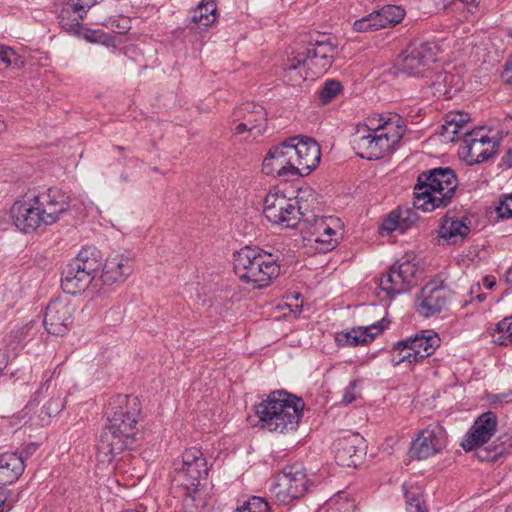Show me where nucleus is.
<instances>
[{
    "label": "nucleus",
    "instance_id": "f257e3e1",
    "mask_svg": "<svg viewBox=\"0 0 512 512\" xmlns=\"http://www.w3.org/2000/svg\"><path fill=\"white\" fill-rule=\"evenodd\" d=\"M107 424L97 446L99 463L111 464L136 441L141 415L138 397L119 394L110 398L105 410Z\"/></svg>",
    "mask_w": 512,
    "mask_h": 512
},
{
    "label": "nucleus",
    "instance_id": "f03ea898",
    "mask_svg": "<svg viewBox=\"0 0 512 512\" xmlns=\"http://www.w3.org/2000/svg\"><path fill=\"white\" fill-rule=\"evenodd\" d=\"M320 159V146L314 139L292 137L269 149L262 161V172L281 179L307 176Z\"/></svg>",
    "mask_w": 512,
    "mask_h": 512
},
{
    "label": "nucleus",
    "instance_id": "7ed1b4c3",
    "mask_svg": "<svg viewBox=\"0 0 512 512\" xmlns=\"http://www.w3.org/2000/svg\"><path fill=\"white\" fill-rule=\"evenodd\" d=\"M69 196L59 188L31 190L10 209L14 225L23 232H32L56 223L68 211Z\"/></svg>",
    "mask_w": 512,
    "mask_h": 512
},
{
    "label": "nucleus",
    "instance_id": "20e7f679",
    "mask_svg": "<svg viewBox=\"0 0 512 512\" xmlns=\"http://www.w3.org/2000/svg\"><path fill=\"white\" fill-rule=\"evenodd\" d=\"M405 132V121L398 114H376L357 124L352 145L361 158L380 159L395 148Z\"/></svg>",
    "mask_w": 512,
    "mask_h": 512
},
{
    "label": "nucleus",
    "instance_id": "39448f33",
    "mask_svg": "<svg viewBox=\"0 0 512 512\" xmlns=\"http://www.w3.org/2000/svg\"><path fill=\"white\" fill-rule=\"evenodd\" d=\"M207 460L197 447L186 449L174 462L172 485L182 498L184 512H201L206 505Z\"/></svg>",
    "mask_w": 512,
    "mask_h": 512
},
{
    "label": "nucleus",
    "instance_id": "423d86ee",
    "mask_svg": "<svg viewBox=\"0 0 512 512\" xmlns=\"http://www.w3.org/2000/svg\"><path fill=\"white\" fill-rule=\"evenodd\" d=\"M255 409L261 428L287 434L297 430L303 416L304 402L285 391H274Z\"/></svg>",
    "mask_w": 512,
    "mask_h": 512
},
{
    "label": "nucleus",
    "instance_id": "0eeeda50",
    "mask_svg": "<svg viewBox=\"0 0 512 512\" xmlns=\"http://www.w3.org/2000/svg\"><path fill=\"white\" fill-rule=\"evenodd\" d=\"M335 54V46L325 41L299 48L292 52L285 63V77L295 86L323 75L331 67Z\"/></svg>",
    "mask_w": 512,
    "mask_h": 512
},
{
    "label": "nucleus",
    "instance_id": "6e6552de",
    "mask_svg": "<svg viewBox=\"0 0 512 512\" xmlns=\"http://www.w3.org/2000/svg\"><path fill=\"white\" fill-rule=\"evenodd\" d=\"M458 186L454 171L450 168H435L418 177L414 188V206L418 210L431 212L447 206Z\"/></svg>",
    "mask_w": 512,
    "mask_h": 512
},
{
    "label": "nucleus",
    "instance_id": "1a4fd4ad",
    "mask_svg": "<svg viewBox=\"0 0 512 512\" xmlns=\"http://www.w3.org/2000/svg\"><path fill=\"white\" fill-rule=\"evenodd\" d=\"M234 271L246 283L264 288L280 275V265L271 254L258 247L245 246L233 254Z\"/></svg>",
    "mask_w": 512,
    "mask_h": 512
},
{
    "label": "nucleus",
    "instance_id": "9d476101",
    "mask_svg": "<svg viewBox=\"0 0 512 512\" xmlns=\"http://www.w3.org/2000/svg\"><path fill=\"white\" fill-rule=\"evenodd\" d=\"M309 205H298V200L278 189L270 190L263 202L265 218L280 228H295L301 218H305Z\"/></svg>",
    "mask_w": 512,
    "mask_h": 512
},
{
    "label": "nucleus",
    "instance_id": "9b49d317",
    "mask_svg": "<svg viewBox=\"0 0 512 512\" xmlns=\"http://www.w3.org/2000/svg\"><path fill=\"white\" fill-rule=\"evenodd\" d=\"M102 265V253L95 246L83 247L64 268L63 288H88Z\"/></svg>",
    "mask_w": 512,
    "mask_h": 512
},
{
    "label": "nucleus",
    "instance_id": "f8f14e48",
    "mask_svg": "<svg viewBox=\"0 0 512 512\" xmlns=\"http://www.w3.org/2000/svg\"><path fill=\"white\" fill-rule=\"evenodd\" d=\"M304 221L308 224L305 238L319 252L333 250L342 238L343 225L337 217L313 216Z\"/></svg>",
    "mask_w": 512,
    "mask_h": 512
},
{
    "label": "nucleus",
    "instance_id": "ddd939ff",
    "mask_svg": "<svg viewBox=\"0 0 512 512\" xmlns=\"http://www.w3.org/2000/svg\"><path fill=\"white\" fill-rule=\"evenodd\" d=\"M266 125L267 113L260 104L246 102L232 112L230 130L234 136L256 138L265 132Z\"/></svg>",
    "mask_w": 512,
    "mask_h": 512
},
{
    "label": "nucleus",
    "instance_id": "4468645a",
    "mask_svg": "<svg viewBox=\"0 0 512 512\" xmlns=\"http://www.w3.org/2000/svg\"><path fill=\"white\" fill-rule=\"evenodd\" d=\"M439 51L435 42L415 41L401 56L399 69L409 76H419L437 61Z\"/></svg>",
    "mask_w": 512,
    "mask_h": 512
},
{
    "label": "nucleus",
    "instance_id": "2eb2a0df",
    "mask_svg": "<svg viewBox=\"0 0 512 512\" xmlns=\"http://www.w3.org/2000/svg\"><path fill=\"white\" fill-rule=\"evenodd\" d=\"M308 490L307 475L302 467L288 466L279 473L270 491L272 495L281 502H290L293 499L302 497Z\"/></svg>",
    "mask_w": 512,
    "mask_h": 512
},
{
    "label": "nucleus",
    "instance_id": "dca6fc26",
    "mask_svg": "<svg viewBox=\"0 0 512 512\" xmlns=\"http://www.w3.org/2000/svg\"><path fill=\"white\" fill-rule=\"evenodd\" d=\"M446 444L445 429L438 424H432L420 430L412 440L410 455L417 460H426L441 453Z\"/></svg>",
    "mask_w": 512,
    "mask_h": 512
},
{
    "label": "nucleus",
    "instance_id": "f3484780",
    "mask_svg": "<svg viewBox=\"0 0 512 512\" xmlns=\"http://www.w3.org/2000/svg\"><path fill=\"white\" fill-rule=\"evenodd\" d=\"M495 148L496 142L488 136L486 130L478 128L466 133L460 153L469 164H475L490 158Z\"/></svg>",
    "mask_w": 512,
    "mask_h": 512
},
{
    "label": "nucleus",
    "instance_id": "a211bd4d",
    "mask_svg": "<svg viewBox=\"0 0 512 512\" xmlns=\"http://www.w3.org/2000/svg\"><path fill=\"white\" fill-rule=\"evenodd\" d=\"M406 12L402 6L385 5L379 10H374L369 15L354 22L353 28L357 32H368L395 26L400 23Z\"/></svg>",
    "mask_w": 512,
    "mask_h": 512
},
{
    "label": "nucleus",
    "instance_id": "6ab92c4d",
    "mask_svg": "<svg viewBox=\"0 0 512 512\" xmlns=\"http://www.w3.org/2000/svg\"><path fill=\"white\" fill-rule=\"evenodd\" d=\"M420 273L416 258L406 256L379 279V288H405L417 285L414 279Z\"/></svg>",
    "mask_w": 512,
    "mask_h": 512
},
{
    "label": "nucleus",
    "instance_id": "aec40b11",
    "mask_svg": "<svg viewBox=\"0 0 512 512\" xmlns=\"http://www.w3.org/2000/svg\"><path fill=\"white\" fill-rule=\"evenodd\" d=\"M471 221L467 217H460L447 212L439 221L438 244L456 245L462 243L469 235Z\"/></svg>",
    "mask_w": 512,
    "mask_h": 512
},
{
    "label": "nucleus",
    "instance_id": "412c9836",
    "mask_svg": "<svg viewBox=\"0 0 512 512\" xmlns=\"http://www.w3.org/2000/svg\"><path fill=\"white\" fill-rule=\"evenodd\" d=\"M365 440L358 433H347L334 443L335 459L344 467H356L364 455Z\"/></svg>",
    "mask_w": 512,
    "mask_h": 512
},
{
    "label": "nucleus",
    "instance_id": "4be33fe9",
    "mask_svg": "<svg viewBox=\"0 0 512 512\" xmlns=\"http://www.w3.org/2000/svg\"><path fill=\"white\" fill-rule=\"evenodd\" d=\"M497 428V417L493 412H486L480 415L467 432L462 441L465 451H471L488 442L495 434Z\"/></svg>",
    "mask_w": 512,
    "mask_h": 512
},
{
    "label": "nucleus",
    "instance_id": "5701e85b",
    "mask_svg": "<svg viewBox=\"0 0 512 512\" xmlns=\"http://www.w3.org/2000/svg\"><path fill=\"white\" fill-rule=\"evenodd\" d=\"M74 309L62 299H56L48 305L44 324L48 333L64 336L72 322Z\"/></svg>",
    "mask_w": 512,
    "mask_h": 512
},
{
    "label": "nucleus",
    "instance_id": "b1692460",
    "mask_svg": "<svg viewBox=\"0 0 512 512\" xmlns=\"http://www.w3.org/2000/svg\"><path fill=\"white\" fill-rule=\"evenodd\" d=\"M386 328L385 320L382 319L368 326L354 327L347 332L337 334L336 341L340 345L358 346L372 342Z\"/></svg>",
    "mask_w": 512,
    "mask_h": 512
},
{
    "label": "nucleus",
    "instance_id": "393cba45",
    "mask_svg": "<svg viewBox=\"0 0 512 512\" xmlns=\"http://www.w3.org/2000/svg\"><path fill=\"white\" fill-rule=\"evenodd\" d=\"M132 271L131 260L120 253H112L106 259L101 274L104 285L121 284Z\"/></svg>",
    "mask_w": 512,
    "mask_h": 512
},
{
    "label": "nucleus",
    "instance_id": "a878e982",
    "mask_svg": "<svg viewBox=\"0 0 512 512\" xmlns=\"http://www.w3.org/2000/svg\"><path fill=\"white\" fill-rule=\"evenodd\" d=\"M469 115L460 111L449 112L445 117V122L441 127L440 136L444 142H454L460 136L466 137L468 130Z\"/></svg>",
    "mask_w": 512,
    "mask_h": 512
},
{
    "label": "nucleus",
    "instance_id": "bb28decb",
    "mask_svg": "<svg viewBox=\"0 0 512 512\" xmlns=\"http://www.w3.org/2000/svg\"><path fill=\"white\" fill-rule=\"evenodd\" d=\"M23 459L15 453H5L0 456V488L14 483L24 471Z\"/></svg>",
    "mask_w": 512,
    "mask_h": 512
},
{
    "label": "nucleus",
    "instance_id": "cd10ccee",
    "mask_svg": "<svg viewBox=\"0 0 512 512\" xmlns=\"http://www.w3.org/2000/svg\"><path fill=\"white\" fill-rule=\"evenodd\" d=\"M409 340L413 344L416 355L421 360L433 354L440 345V338L433 330L421 331Z\"/></svg>",
    "mask_w": 512,
    "mask_h": 512
},
{
    "label": "nucleus",
    "instance_id": "c85d7f7f",
    "mask_svg": "<svg viewBox=\"0 0 512 512\" xmlns=\"http://www.w3.org/2000/svg\"><path fill=\"white\" fill-rule=\"evenodd\" d=\"M437 292L438 290H421L416 303L420 315L430 317L443 309L445 300Z\"/></svg>",
    "mask_w": 512,
    "mask_h": 512
},
{
    "label": "nucleus",
    "instance_id": "c756f323",
    "mask_svg": "<svg viewBox=\"0 0 512 512\" xmlns=\"http://www.w3.org/2000/svg\"><path fill=\"white\" fill-rule=\"evenodd\" d=\"M216 3L212 0H203L192 11L191 22L199 27L206 28L216 21Z\"/></svg>",
    "mask_w": 512,
    "mask_h": 512
},
{
    "label": "nucleus",
    "instance_id": "7c9ffc66",
    "mask_svg": "<svg viewBox=\"0 0 512 512\" xmlns=\"http://www.w3.org/2000/svg\"><path fill=\"white\" fill-rule=\"evenodd\" d=\"M413 348V344L409 339L396 343L392 352L393 364L397 366L405 362L412 364L421 361Z\"/></svg>",
    "mask_w": 512,
    "mask_h": 512
},
{
    "label": "nucleus",
    "instance_id": "2f4dec72",
    "mask_svg": "<svg viewBox=\"0 0 512 512\" xmlns=\"http://www.w3.org/2000/svg\"><path fill=\"white\" fill-rule=\"evenodd\" d=\"M403 490L408 512H427L422 500V489L419 486L405 483Z\"/></svg>",
    "mask_w": 512,
    "mask_h": 512
},
{
    "label": "nucleus",
    "instance_id": "473e14b6",
    "mask_svg": "<svg viewBox=\"0 0 512 512\" xmlns=\"http://www.w3.org/2000/svg\"><path fill=\"white\" fill-rule=\"evenodd\" d=\"M84 17V14L79 13V11L66 4L61 10L59 21L62 28L66 31L76 32L80 28Z\"/></svg>",
    "mask_w": 512,
    "mask_h": 512
},
{
    "label": "nucleus",
    "instance_id": "72a5a7b5",
    "mask_svg": "<svg viewBox=\"0 0 512 512\" xmlns=\"http://www.w3.org/2000/svg\"><path fill=\"white\" fill-rule=\"evenodd\" d=\"M326 506L335 512H354L356 508L355 500L346 492H339L332 496Z\"/></svg>",
    "mask_w": 512,
    "mask_h": 512
},
{
    "label": "nucleus",
    "instance_id": "f704fd0d",
    "mask_svg": "<svg viewBox=\"0 0 512 512\" xmlns=\"http://www.w3.org/2000/svg\"><path fill=\"white\" fill-rule=\"evenodd\" d=\"M407 220L402 217L400 210L391 211L383 220L380 230L382 233L391 234L395 231H405Z\"/></svg>",
    "mask_w": 512,
    "mask_h": 512
},
{
    "label": "nucleus",
    "instance_id": "c9c22d12",
    "mask_svg": "<svg viewBox=\"0 0 512 512\" xmlns=\"http://www.w3.org/2000/svg\"><path fill=\"white\" fill-rule=\"evenodd\" d=\"M493 338L499 345L512 344V316L504 318L497 324Z\"/></svg>",
    "mask_w": 512,
    "mask_h": 512
},
{
    "label": "nucleus",
    "instance_id": "e433bc0d",
    "mask_svg": "<svg viewBox=\"0 0 512 512\" xmlns=\"http://www.w3.org/2000/svg\"><path fill=\"white\" fill-rule=\"evenodd\" d=\"M22 65V59L13 49L0 45V69L8 67L19 68Z\"/></svg>",
    "mask_w": 512,
    "mask_h": 512
},
{
    "label": "nucleus",
    "instance_id": "4c0bfd02",
    "mask_svg": "<svg viewBox=\"0 0 512 512\" xmlns=\"http://www.w3.org/2000/svg\"><path fill=\"white\" fill-rule=\"evenodd\" d=\"M342 86L340 82L335 80L326 81L324 86L319 91V99L322 104L329 103L341 91Z\"/></svg>",
    "mask_w": 512,
    "mask_h": 512
},
{
    "label": "nucleus",
    "instance_id": "58836bf2",
    "mask_svg": "<svg viewBox=\"0 0 512 512\" xmlns=\"http://www.w3.org/2000/svg\"><path fill=\"white\" fill-rule=\"evenodd\" d=\"M234 512H270L268 502L261 497H252Z\"/></svg>",
    "mask_w": 512,
    "mask_h": 512
},
{
    "label": "nucleus",
    "instance_id": "ea45409f",
    "mask_svg": "<svg viewBox=\"0 0 512 512\" xmlns=\"http://www.w3.org/2000/svg\"><path fill=\"white\" fill-rule=\"evenodd\" d=\"M84 39L92 43H101L105 46H114V41L112 37L107 35L102 30H91L87 29L83 33Z\"/></svg>",
    "mask_w": 512,
    "mask_h": 512
},
{
    "label": "nucleus",
    "instance_id": "a19ab883",
    "mask_svg": "<svg viewBox=\"0 0 512 512\" xmlns=\"http://www.w3.org/2000/svg\"><path fill=\"white\" fill-rule=\"evenodd\" d=\"M108 28L118 34H125L131 28V20L129 17L120 15L108 20L106 24Z\"/></svg>",
    "mask_w": 512,
    "mask_h": 512
},
{
    "label": "nucleus",
    "instance_id": "79ce46f5",
    "mask_svg": "<svg viewBox=\"0 0 512 512\" xmlns=\"http://www.w3.org/2000/svg\"><path fill=\"white\" fill-rule=\"evenodd\" d=\"M298 200V205H309V210L313 209L316 204L315 191L310 187L301 188L298 190L297 195L293 197Z\"/></svg>",
    "mask_w": 512,
    "mask_h": 512
},
{
    "label": "nucleus",
    "instance_id": "37998d69",
    "mask_svg": "<svg viewBox=\"0 0 512 512\" xmlns=\"http://www.w3.org/2000/svg\"><path fill=\"white\" fill-rule=\"evenodd\" d=\"M497 213L501 218L512 217V194L505 196L497 207Z\"/></svg>",
    "mask_w": 512,
    "mask_h": 512
},
{
    "label": "nucleus",
    "instance_id": "c03bdc74",
    "mask_svg": "<svg viewBox=\"0 0 512 512\" xmlns=\"http://www.w3.org/2000/svg\"><path fill=\"white\" fill-rule=\"evenodd\" d=\"M97 0H69L66 4L86 16L88 10L96 4Z\"/></svg>",
    "mask_w": 512,
    "mask_h": 512
},
{
    "label": "nucleus",
    "instance_id": "a18cd8bd",
    "mask_svg": "<svg viewBox=\"0 0 512 512\" xmlns=\"http://www.w3.org/2000/svg\"><path fill=\"white\" fill-rule=\"evenodd\" d=\"M449 76L446 73H440L437 75L436 81L433 82V87L435 89V94L438 95H448L449 90L446 89V83Z\"/></svg>",
    "mask_w": 512,
    "mask_h": 512
},
{
    "label": "nucleus",
    "instance_id": "49530a36",
    "mask_svg": "<svg viewBox=\"0 0 512 512\" xmlns=\"http://www.w3.org/2000/svg\"><path fill=\"white\" fill-rule=\"evenodd\" d=\"M358 395H359L358 381L353 380L347 386L345 393L343 395L342 401L346 404H349V403L353 402L357 398Z\"/></svg>",
    "mask_w": 512,
    "mask_h": 512
},
{
    "label": "nucleus",
    "instance_id": "de8ad7c7",
    "mask_svg": "<svg viewBox=\"0 0 512 512\" xmlns=\"http://www.w3.org/2000/svg\"><path fill=\"white\" fill-rule=\"evenodd\" d=\"M501 78L505 83L512 84V62L506 63Z\"/></svg>",
    "mask_w": 512,
    "mask_h": 512
},
{
    "label": "nucleus",
    "instance_id": "09e8293b",
    "mask_svg": "<svg viewBox=\"0 0 512 512\" xmlns=\"http://www.w3.org/2000/svg\"><path fill=\"white\" fill-rule=\"evenodd\" d=\"M301 294L299 293L298 290H292L288 295H287V300L288 301H296L295 305H293L292 303H288L289 307H299V306H302V303L301 304H298L297 301L299 300Z\"/></svg>",
    "mask_w": 512,
    "mask_h": 512
},
{
    "label": "nucleus",
    "instance_id": "8fccbe9b",
    "mask_svg": "<svg viewBox=\"0 0 512 512\" xmlns=\"http://www.w3.org/2000/svg\"><path fill=\"white\" fill-rule=\"evenodd\" d=\"M456 2H460L465 5H477L479 0H442L444 6H450L455 4Z\"/></svg>",
    "mask_w": 512,
    "mask_h": 512
},
{
    "label": "nucleus",
    "instance_id": "3c124183",
    "mask_svg": "<svg viewBox=\"0 0 512 512\" xmlns=\"http://www.w3.org/2000/svg\"><path fill=\"white\" fill-rule=\"evenodd\" d=\"M6 500L7 497L5 494V490L0 488V512H7L10 510V506L6 504Z\"/></svg>",
    "mask_w": 512,
    "mask_h": 512
},
{
    "label": "nucleus",
    "instance_id": "603ef678",
    "mask_svg": "<svg viewBox=\"0 0 512 512\" xmlns=\"http://www.w3.org/2000/svg\"><path fill=\"white\" fill-rule=\"evenodd\" d=\"M445 286L444 280L441 277H437L426 285V288H443Z\"/></svg>",
    "mask_w": 512,
    "mask_h": 512
},
{
    "label": "nucleus",
    "instance_id": "864d4df0",
    "mask_svg": "<svg viewBox=\"0 0 512 512\" xmlns=\"http://www.w3.org/2000/svg\"><path fill=\"white\" fill-rule=\"evenodd\" d=\"M483 280L486 288H493V286L495 285V280L493 277L486 276L483 278Z\"/></svg>",
    "mask_w": 512,
    "mask_h": 512
},
{
    "label": "nucleus",
    "instance_id": "5fc2aeb1",
    "mask_svg": "<svg viewBox=\"0 0 512 512\" xmlns=\"http://www.w3.org/2000/svg\"><path fill=\"white\" fill-rule=\"evenodd\" d=\"M505 281L508 285L512 286V267L507 270L505 274Z\"/></svg>",
    "mask_w": 512,
    "mask_h": 512
},
{
    "label": "nucleus",
    "instance_id": "6e6d98bb",
    "mask_svg": "<svg viewBox=\"0 0 512 512\" xmlns=\"http://www.w3.org/2000/svg\"><path fill=\"white\" fill-rule=\"evenodd\" d=\"M476 298H477V300H478L479 302H482V301H484V300L486 299V295H485L484 293H478V294L476 295Z\"/></svg>",
    "mask_w": 512,
    "mask_h": 512
},
{
    "label": "nucleus",
    "instance_id": "4d7b16f0",
    "mask_svg": "<svg viewBox=\"0 0 512 512\" xmlns=\"http://www.w3.org/2000/svg\"><path fill=\"white\" fill-rule=\"evenodd\" d=\"M5 130V124L0 120V133H2Z\"/></svg>",
    "mask_w": 512,
    "mask_h": 512
},
{
    "label": "nucleus",
    "instance_id": "13d9d810",
    "mask_svg": "<svg viewBox=\"0 0 512 512\" xmlns=\"http://www.w3.org/2000/svg\"><path fill=\"white\" fill-rule=\"evenodd\" d=\"M506 123H507V124H511V123H512V118H507V119H506Z\"/></svg>",
    "mask_w": 512,
    "mask_h": 512
}]
</instances>
